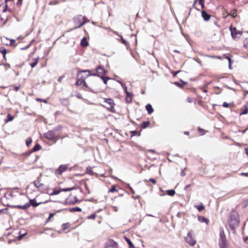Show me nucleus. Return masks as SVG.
<instances>
[{
	"label": "nucleus",
	"mask_w": 248,
	"mask_h": 248,
	"mask_svg": "<svg viewBox=\"0 0 248 248\" xmlns=\"http://www.w3.org/2000/svg\"><path fill=\"white\" fill-rule=\"evenodd\" d=\"M7 52V51L4 47H0V53L2 54L3 57L5 61H6V54Z\"/></svg>",
	"instance_id": "obj_24"
},
{
	"label": "nucleus",
	"mask_w": 248,
	"mask_h": 248,
	"mask_svg": "<svg viewBox=\"0 0 248 248\" xmlns=\"http://www.w3.org/2000/svg\"><path fill=\"white\" fill-rule=\"evenodd\" d=\"M186 101L188 103H192L193 102V100H194V98H192L191 97H187L186 99Z\"/></svg>",
	"instance_id": "obj_49"
},
{
	"label": "nucleus",
	"mask_w": 248,
	"mask_h": 248,
	"mask_svg": "<svg viewBox=\"0 0 248 248\" xmlns=\"http://www.w3.org/2000/svg\"><path fill=\"white\" fill-rule=\"evenodd\" d=\"M86 173L88 174H90L91 175H96L95 173H94L93 170H92V168L91 167H88L87 168V169H86Z\"/></svg>",
	"instance_id": "obj_34"
},
{
	"label": "nucleus",
	"mask_w": 248,
	"mask_h": 248,
	"mask_svg": "<svg viewBox=\"0 0 248 248\" xmlns=\"http://www.w3.org/2000/svg\"><path fill=\"white\" fill-rule=\"evenodd\" d=\"M83 85L85 88H88V86L85 81L83 83Z\"/></svg>",
	"instance_id": "obj_59"
},
{
	"label": "nucleus",
	"mask_w": 248,
	"mask_h": 248,
	"mask_svg": "<svg viewBox=\"0 0 248 248\" xmlns=\"http://www.w3.org/2000/svg\"><path fill=\"white\" fill-rule=\"evenodd\" d=\"M131 132L132 133V136L136 135L138 133V132L136 131H133Z\"/></svg>",
	"instance_id": "obj_57"
},
{
	"label": "nucleus",
	"mask_w": 248,
	"mask_h": 248,
	"mask_svg": "<svg viewBox=\"0 0 248 248\" xmlns=\"http://www.w3.org/2000/svg\"><path fill=\"white\" fill-rule=\"evenodd\" d=\"M149 181L150 182H151L154 184H155L156 183V181L155 179H153V178L149 179Z\"/></svg>",
	"instance_id": "obj_51"
},
{
	"label": "nucleus",
	"mask_w": 248,
	"mask_h": 248,
	"mask_svg": "<svg viewBox=\"0 0 248 248\" xmlns=\"http://www.w3.org/2000/svg\"><path fill=\"white\" fill-rule=\"evenodd\" d=\"M85 81V80H84L82 78L80 79V78H77V81H76L75 84L76 86H79V85L83 84Z\"/></svg>",
	"instance_id": "obj_31"
},
{
	"label": "nucleus",
	"mask_w": 248,
	"mask_h": 248,
	"mask_svg": "<svg viewBox=\"0 0 248 248\" xmlns=\"http://www.w3.org/2000/svg\"><path fill=\"white\" fill-rule=\"evenodd\" d=\"M229 15V14L228 13L227 11L225 10H224V13L223 14L222 16L223 18H226L227 17V16Z\"/></svg>",
	"instance_id": "obj_50"
},
{
	"label": "nucleus",
	"mask_w": 248,
	"mask_h": 248,
	"mask_svg": "<svg viewBox=\"0 0 248 248\" xmlns=\"http://www.w3.org/2000/svg\"><path fill=\"white\" fill-rule=\"evenodd\" d=\"M14 119V116H12L10 114L8 113L7 116V118L5 119L4 121L5 123H7L9 122L13 121Z\"/></svg>",
	"instance_id": "obj_30"
},
{
	"label": "nucleus",
	"mask_w": 248,
	"mask_h": 248,
	"mask_svg": "<svg viewBox=\"0 0 248 248\" xmlns=\"http://www.w3.org/2000/svg\"><path fill=\"white\" fill-rule=\"evenodd\" d=\"M23 198V195L18 192L8 191L5 193L2 200L7 206L18 209V206H21Z\"/></svg>",
	"instance_id": "obj_1"
},
{
	"label": "nucleus",
	"mask_w": 248,
	"mask_h": 248,
	"mask_svg": "<svg viewBox=\"0 0 248 248\" xmlns=\"http://www.w3.org/2000/svg\"><path fill=\"white\" fill-rule=\"evenodd\" d=\"M101 78L102 79L104 83L106 84L107 83L108 81L110 79V78L108 77H104L101 76Z\"/></svg>",
	"instance_id": "obj_41"
},
{
	"label": "nucleus",
	"mask_w": 248,
	"mask_h": 248,
	"mask_svg": "<svg viewBox=\"0 0 248 248\" xmlns=\"http://www.w3.org/2000/svg\"><path fill=\"white\" fill-rule=\"evenodd\" d=\"M248 237H247H247H244V241H245V242H246V241L248 240Z\"/></svg>",
	"instance_id": "obj_64"
},
{
	"label": "nucleus",
	"mask_w": 248,
	"mask_h": 248,
	"mask_svg": "<svg viewBox=\"0 0 248 248\" xmlns=\"http://www.w3.org/2000/svg\"><path fill=\"white\" fill-rule=\"evenodd\" d=\"M68 167V165L65 164L60 165L59 167L55 170V174L56 175H62L63 172L67 170Z\"/></svg>",
	"instance_id": "obj_15"
},
{
	"label": "nucleus",
	"mask_w": 248,
	"mask_h": 248,
	"mask_svg": "<svg viewBox=\"0 0 248 248\" xmlns=\"http://www.w3.org/2000/svg\"><path fill=\"white\" fill-rule=\"evenodd\" d=\"M145 108L149 114H152L154 112V109L151 104H148L145 106Z\"/></svg>",
	"instance_id": "obj_23"
},
{
	"label": "nucleus",
	"mask_w": 248,
	"mask_h": 248,
	"mask_svg": "<svg viewBox=\"0 0 248 248\" xmlns=\"http://www.w3.org/2000/svg\"><path fill=\"white\" fill-rule=\"evenodd\" d=\"M45 137L49 140H54L56 141L58 138L56 135L54 131L52 130H49L45 134Z\"/></svg>",
	"instance_id": "obj_12"
},
{
	"label": "nucleus",
	"mask_w": 248,
	"mask_h": 248,
	"mask_svg": "<svg viewBox=\"0 0 248 248\" xmlns=\"http://www.w3.org/2000/svg\"><path fill=\"white\" fill-rule=\"evenodd\" d=\"M20 86H15V87H14V90L15 91H17L20 89Z\"/></svg>",
	"instance_id": "obj_53"
},
{
	"label": "nucleus",
	"mask_w": 248,
	"mask_h": 248,
	"mask_svg": "<svg viewBox=\"0 0 248 248\" xmlns=\"http://www.w3.org/2000/svg\"><path fill=\"white\" fill-rule=\"evenodd\" d=\"M244 46L248 49V38H246L243 42Z\"/></svg>",
	"instance_id": "obj_43"
},
{
	"label": "nucleus",
	"mask_w": 248,
	"mask_h": 248,
	"mask_svg": "<svg viewBox=\"0 0 248 248\" xmlns=\"http://www.w3.org/2000/svg\"><path fill=\"white\" fill-rule=\"evenodd\" d=\"M228 223L230 229L232 231H235L239 224V220L238 217L234 215H231Z\"/></svg>",
	"instance_id": "obj_3"
},
{
	"label": "nucleus",
	"mask_w": 248,
	"mask_h": 248,
	"mask_svg": "<svg viewBox=\"0 0 248 248\" xmlns=\"http://www.w3.org/2000/svg\"><path fill=\"white\" fill-rule=\"evenodd\" d=\"M222 106L224 108H234L235 105L233 102L231 103H227L226 102H224L223 103Z\"/></svg>",
	"instance_id": "obj_29"
},
{
	"label": "nucleus",
	"mask_w": 248,
	"mask_h": 248,
	"mask_svg": "<svg viewBox=\"0 0 248 248\" xmlns=\"http://www.w3.org/2000/svg\"><path fill=\"white\" fill-rule=\"evenodd\" d=\"M39 60L40 58L39 57L32 59L31 60L32 62L30 63V65L32 68L35 67L37 65Z\"/></svg>",
	"instance_id": "obj_19"
},
{
	"label": "nucleus",
	"mask_w": 248,
	"mask_h": 248,
	"mask_svg": "<svg viewBox=\"0 0 248 248\" xmlns=\"http://www.w3.org/2000/svg\"><path fill=\"white\" fill-rule=\"evenodd\" d=\"M193 7L198 11L204 8V0H194Z\"/></svg>",
	"instance_id": "obj_9"
},
{
	"label": "nucleus",
	"mask_w": 248,
	"mask_h": 248,
	"mask_svg": "<svg viewBox=\"0 0 248 248\" xmlns=\"http://www.w3.org/2000/svg\"><path fill=\"white\" fill-rule=\"evenodd\" d=\"M245 152L247 155H248V148L245 149Z\"/></svg>",
	"instance_id": "obj_61"
},
{
	"label": "nucleus",
	"mask_w": 248,
	"mask_h": 248,
	"mask_svg": "<svg viewBox=\"0 0 248 248\" xmlns=\"http://www.w3.org/2000/svg\"><path fill=\"white\" fill-rule=\"evenodd\" d=\"M150 122L149 121H145L142 122L140 125V128L142 129L146 128L149 127L150 125Z\"/></svg>",
	"instance_id": "obj_27"
},
{
	"label": "nucleus",
	"mask_w": 248,
	"mask_h": 248,
	"mask_svg": "<svg viewBox=\"0 0 248 248\" xmlns=\"http://www.w3.org/2000/svg\"><path fill=\"white\" fill-rule=\"evenodd\" d=\"M36 100L38 102H43L45 103H47V102L46 100H43V99H42L41 98H36Z\"/></svg>",
	"instance_id": "obj_47"
},
{
	"label": "nucleus",
	"mask_w": 248,
	"mask_h": 248,
	"mask_svg": "<svg viewBox=\"0 0 248 248\" xmlns=\"http://www.w3.org/2000/svg\"><path fill=\"white\" fill-rule=\"evenodd\" d=\"M197 103L198 105H199L200 106L203 107V108H205V107L204 106V105H203V103L202 102V100H199L197 101Z\"/></svg>",
	"instance_id": "obj_46"
},
{
	"label": "nucleus",
	"mask_w": 248,
	"mask_h": 248,
	"mask_svg": "<svg viewBox=\"0 0 248 248\" xmlns=\"http://www.w3.org/2000/svg\"><path fill=\"white\" fill-rule=\"evenodd\" d=\"M237 10L234 9L230 14H229V15L234 18L237 16Z\"/></svg>",
	"instance_id": "obj_37"
},
{
	"label": "nucleus",
	"mask_w": 248,
	"mask_h": 248,
	"mask_svg": "<svg viewBox=\"0 0 248 248\" xmlns=\"http://www.w3.org/2000/svg\"><path fill=\"white\" fill-rule=\"evenodd\" d=\"M104 102L107 103V106L106 107L107 109L111 112H115L114 106L115 103L114 101L111 98H104Z\"/></svg>",
	"instance_id": "obj_7"
},
{
	"label": "nucleus",
	"mask_w": 248,
	"mask_h": 248,
	"mask_svg": "<svg viewBox=\"0 0 248 248\" xmlns=\"http://www.w3.org/2000/svg\"><path fill=\"white\" fill-rule=\"evenodd\" d=\"M218 245L219 248H229L227 239L223 229L220 230Z\"/></svg>",
	"instance_id": "obj_2"
},
{
	"label": "nucleus",
	"mask_w": 248,
	"mask_h": 248,
	"mask_svg": "<svg viewBox=\"0 0 248 248\" xmlns=\"http://www.w3.org/2000/svg\"><path fill=\"white\" fill-rule=\"evenodd\" d=\"M228 59L229 60V67L230 68L231 67V59L230 58H228Z\"/></svg>",
	"instance_id": "obj_60"
},
{
	"label": "nucleus",
	"mask_w": 248,
	"mask_h": 248,
	"mask_svg": "<svg viewBox=\"0 0 248 248\" xmlns=\"http://www.w3.org/2000/svg\"><path fill=\"white\" fill-rule=\"evenodd\" d=\"M124 240L128 244L129 248H135L134 245L132 243L131 241L126 236H124Z\"/></svg>",
	"instance_id": "obj_28"
},
{
	"label": "nucleus",
	"mask_w": 248,
	"mask_h": 248,
	"mask_svg": "<svg viewBox=\"0 0 248 248\" xmlns=\"http://www.w3.org/2000/svg\"><path fill=\"white\" fill-rule=\"evenodd\" d=\"M64 77V76H61L60 77H59V78H58V81L59 82L61 83L62 81V79H63V78Z\"/></svg>",
	"instance_id": "obj_54"
},
{
	"label": "nucleus",
	"mask_w": 248,
	"mask_h": 248,
	"mask_svg": "<svg viewBox=\"0 0 248 248\" xmlns=\"http://www.w3.org/2000/svg\"><path fill=\"white\" fill-rule=\"evenodd\" d=\"M82 19L83 20V21L80 22V23L79 24L78 26L75 27L74 28V29H77L78 28H80L83 25H84L86 23L89 21V20L88 19H87L85 16H83V17H82Z\"/></svg>",
	"instance_id": "obj_22"
},
{
	"label": "nucleus",
	"mask_w": 248,
	"mask_h": 248,
	"mask_svg": "<svg viewBox=\"0 0 248 248\" xmlns=\"http://www.w3.org/2000/svg\"><path fill=\"white\" fill-rule=\"evenodd\" d=\"M121 42L124 44L126 46H129V43L126 40H125L122 37H121Z\"/></svg>",
	"instance_id": "obj_44"
},
{
	"label": "nucleus",
	"mask_w": 248,
	"mask_h": 248,
	"mask_svg": "<svg viewBox=\"0 0 248 248\" xmlns=\"http://www.w3.org/2000/svg\"><path fill=\"white\" fill-rule=\"evenodd\" d=\"M194 207L199 212H201L205 209V206L202 204L201 205H195Z\"/></svg>",
	"instance_id": "obj_32"
},
{
	"label": "nucleus",
	"mask_w": 248,
	"mask_h": 248,
	"mask_svg": "<svg viewBox=\"0 0 248 248\" xmlns=\"http://www.w3.org/2000/svg\"><path fill=\"white\" fill-rule=\"evenodd\" d=\"M102 211L101 209H98L94 213L91 215L88 216L86 218L90 220H94L97 219L98 220V223H100L102 220V216L99 214V213Z\"/></svg>",
	"instance_id": "obj_5"
},
{
	"label": "nucleus",
	"mask_w": 248,
	"mask_h": 248,
	"mask_svg": "<svg viewBox=\"0 0 248 248\" xmlns=\"http://www.w3.org/2000/svg\"><path fill=\"white\" fill-rule=\"evenodd\" d=\"M74 189V187H69V188H62V189H54L53 190V192L50 194V195H57L59 194L62 191H70Z\"/></svg>",
	"instance_id": "obj_16"
},
{
	"label": "nucleus",
	"mask_w": 248,
	"mask_h": 248,
	"mask_svg": "<svg viewBox=\"0 0 248 248\" xmlns=\"http://www.w3.org/2000/svg\"><path fill=\"white\" fill-rule=\"evenodd\" d=\"M117 187H119V186L117 185H112L111 187L109 189L108 192V193H114V192H118V190L117 189Z\"/></svg>",
	"instance_id": "obj_25"
},
{
	"label": "nucleus",
	"mask_w": 248,
	"mask_h": 248,
	"mask_svg": "<svg viewBox=\"0 0 248 248\" xmlns=\"http://www.w3.org/2000/svg\"><path fill=\"white\" fill-rule=\"evenodd\" d=\"M240 175L243 176L248 177V172H242Z\"/></svg>",
	"instance_id": "obj_52"
},
{
	"label": "nucleus",
	"mask_w": 248,
	"mask_h": 248,
	"mask_svg": "<svg viewBox=\"0 0 248 248\" xmlns=\"http://www.w3.org/2000/svg\"><path fill=\"white\" fill-rule=\"evenodd\" d=\"M41 203H42V202H39V203L36 202L35 199H30L29 201V203H27L23 205L22 204L21 206H18V209L26 210V209H28L31 206V205H32L34 207H36Z\"/></svg>",
	"instance_id": "obj_4"
},
{
	"label": "nucleus",
	"mask_w": 248,
	"mask_h": 248,
	"mask_svg": "<svg viewBox=\"0 0 248 248\" xmlns=\"http://www.w3.org/2000/svg\"><path fill=\"white\" fill-rule=\"evenodd\" d=\"M76 195H77L75 193L70 194L69 196L66 199V202L69 204H74L76 203L78 201Z\"/></svg>",
	"instance_id": "obj_10"
},
{
	"label": "nucleus",
	"mask_w": 248,
	"mask_h": 248,
	"mask_svg": "<svg viewBox=\"0 0 248 248\" xmlns=\"http://www.w3.org/2000/svg\"><path fill=\"white\" fill-rule=\"evenodd\" d=\"M112 210H113V211H114V212H117V211H118V208H117V207H116V206H112Z\"/></svg>",
	"instance_id": "obj_56"
},
{
	"label": "nucleus",
	"mask_w": 248,
	"mask_h": 248,
	"mask_svg": "<svg viewBox=\"0 0 248 248\" xmlns=\"http://www.w3.org/2000/svg\"><path fill=\"white\" fill-rule=\"evenodd\" d=\"M55 215V213H50L48 217L46 219V223L49 222L50 221L51 218L52 217H53Z\"/></svg>",
	"instance_id": "obj_42"
},
{
	"label": "nucleus",
	"mask_w": 248,
	"mask_h": 248,
	"mask_svg": "<svg viewBox=\"0 0 248 248\" xmlns=\"http://www.w3.org/2000/svg\"><path fill=\"white\" fill-rule=\"evenodd\" d=\"M185 239L186 242L191 246H194L196 243V240H194L192 237L191 232H189L187 233V234L186 236L185 237Z\"/></svg>",
	"instance_id": "obj_11"
},
{
	"label": "nucleus",
	"mask_w": 248,
	"mask_h": 248,
	"mask_svg": "<svg viewBox=\"0 0 248 248\" xmlns=\"http://www.w3.org/2000/svg\"><path fill=\"white\" fill-rule=\"evenodd\" d=\"M71 211L73 212H80L81 211V209L79 207H75L72 208L71 209Z\"/></svg>",
	"instance_id": "obj_45"
},
{
	"label": "nucleus",
	"mask_w": 248,
	"mask_h": 248,
	"mask_svg": "<svg viewBox=\"0 0 248 248\" xmlns=\"http://www.w3.org/2000/svg\"><path fill=\"white\" fill-rule=\"evenodd\" d=\"M202 16L205 21H208L211 18V15L204 10L202 11Z\"/></svg>",
	"instance_id": "obj_20"
},
{
	"label": "nucleus",
	"mask_w": 248,
	"mask_h": 248,
	"mask_svg": "<svg viewBox=\"0 0 248 248\" xmlns=\"http://www.w3.org/2000/svg\"><path fill=\"white\" fill-rule=\"evenodd\" d=\"M77 97L78 98H81V94H80V93H78V95H77Z\"/></svg>",
	"instance_id": "obj_63"
},
{
	"label": "nucleus",
	"mask_w": 248,
	"mask_h": 248,
	"mask_svg": "<svg viewBox=\"0 0 248 248\" xmlns=\"http://www.w3.org/2000/svg\"><path fill=\"white\" fill-rule=\"evenodd\" d=\"M230 30L231 32L232 38L234 39H238L242 35V32L236 30L235 27L231 25L230 27Z\"/></svg>",
	"instance_id": "obj_6"
},
{
	"label": "nucleus",
	"mask_w": 248,
	"mask_h": 248,
	"mask_svg": "<svg viewBox=\"0 0 248 248\" xmlns=\"http://www.w3.org/2000/svg\"><path fill=\"white\" fill-rule=\"evenodd\" d=\"M118 244L116 242L111 239H109L105 244L104 248H118Z\"/></svg>",
	"instance_id": "obj_13"
},
{
	"label": "nucleus",
	"mask_w": 248,
	"mask_h": 248,
	"mask_svg": "<svg viewBox=\"0 0 248 248\" xmlns=\"http://www.w3.org/2000/svg\"><path fill=\"white\" fill-rule=\"evenodd\" d=\"M84 187H85V189L87 190V193L88 194H89L90 193V189L89 188L88 186L87 183H85L84 184Z\"/></svg>",
	"instance_id": "obj_48"
},
{
	"label": "nucleus",
	"mask_w": 248,
	"mask_h": 248,
	"mask_svg": "<svg viewBox=\"0 0 248 248\" xmlns=\"http://www.w3.org/2000/svg\"><path fill=\"white\" fill-rule=\"evenodd\" d=\"M124 91L126 93L125 101L127 103H130L133 99V94L132 93L127 91L126 86L124 88Z\"/></svg>",
	"instance_id": "obj_17"
},
{
	"label": "nucleus",
	"mask_w": 248,
	"mask_h": 248,
	"mask_svg": "<svg viewBox=\"0 0 248 248\" xmlns=\"http://www.w3.org/2000/svg\"><path fill=\"white\" fill-rule=\"evenodd\" d=\"M33 184L39 190H42L44 187V185L41 182L40 177L37 178V179L33 182Z\"/></svg>",
	"instance_id": "obj_18"
},
{
	"label": "nucleus",
	"mask_w": 248,
	"mask_h": 248,
	"mask_svg": "<svg viewBox=\"0 0 248 248\" xmlns=\"http://www.w3.org/2000/svg\"><path fill=\"white\" fill-rule=\"evenodd\" d=\"M32 142L31 138L29 137L28 138L26 141V144L28 147H29Z\"/></svg>",
	"instance_id": "obj_40"
},
{
	"label": "nucleus",
	"mask_w": 248,
	"mask_h": 248,
	"mask_svg": "<svg viewBox=\"0 0 248 248\" xmlns=\"http://www.w3.org/2000/svg\"><path fill=\"white\" fill-rule=\"evenodd\" d=\"M41 149V146L39 144H36L32 149L33 152H36Z\"/></svg>",
	"instance_id": "obj_36"
},
{
	"label": "nucleus",
	"mask_w": 248,
	"mask_h": 248,
	"mask_svg": "<svg viewBox=\"0 0 248 248\" xmlns=\"http://www.w3.org/2000/svg\"><path fill=\"white\" fill-rule=\"evenodd\" d=\"M92 76L91 71L89 70H81L77 74V78H82L85 80L88 77Z\"/></svg>",
	"instance_id": "obj_8"
},
{
	"label": "nucleus",
	"mask_w": 248,
	"mask_h": 248,
	"mask_svg": "<svg viewBox=\"0 0 248 248\" xmlns=\"http://www.w3.org/2000/svg\"><path fill=\"white\" fill-rule=\"evenodd\" d=\"M199 220L202 222H205L206 224H208L209 220L204 217L200 216L198 217Z\"/></svg>",
	"instance_id": "obj_33"
},
{
	"label": "nucleus",
	"mask_w": 248,
	"mask_h": 248,
	"mask_svg": "<svg viewBox=\"0 0 248 248\" xmlns=\"http://www.w3.org/2000/svg\"><path fill=\"white\" fill-rule=\"evenodd\" d=\"M179 72H180V71H177L175 72V73L173 74V76H176V75H177V74H178Z\"/></svg>",
	"instance_id": "obj_62"
},
{
	"label": "nucleus",
	"mask_w": 248,
	"mask_h": 248,
	"mask_svg": "<svg viewBox=\"0 0 248 248\" xmlns=\"http://www.w3.org/2000/svg\"><path fill=\"white\" fill-rule=\"evenodd\" d=\"M96 74H92V76H103V75H105L107 71L105 69L103 66H98L96 68Z\"/></svg>",
	"instance_id": "obj_14"
},
{
	"label": "nucleus",
	"mask_w": 248,
	"mask_h": 248,
	"mask_svg": "<svg viewBox=\"0 0 248 248\" xmlns=\"http://www.w3.org/2000/svg\"><path fill=\"white\" fill-rule=\"evenodd\" d=\"M198 131L199 132V134L201 136H202V135H204L206 132V130H205L204 129H203L201 128H198Z\"/></svg>",
	"instance_id": "obj_38"
},
{
	"label": "nucleus",
	"mask_w": 248,
	"mask_h": 248,
	"mask_svg": "<svg viewBox=\"0 0 248 248\" xmlns=\"http://www.w3.org/2000/svg\"><path fill=\"white\" fill-rule=\"evenodd\" d=\"M70 226V224L69 223H63L62 226V228L63 231H65L68 229Z\"/></svg>",
	"instance_id": "obj_35"
},
{
	"label": "nucleus",
	"mask_w": 248,
	"mask_h": 248,
	"mask_svg": "<svg viewBox=\"0 0 248 248\" xmlns=\"http://www.w3.org/2000/svg\"><path fill=\"white\" fill-rule=\"evenodd\" d=\"M31 46V43L27 45V46H25L24 47H23V48H21V49H27L28 48Z\"/></svg>",
	"instance_id": "obj_58"
},
{
	"label": "nucleus",
	"mask_w": 248,
	"mask_h": 248,
	"mask_svg": "<svg viewBox=\"0 0 248 248\" xmlns=\"http://www.w3.org/2000/svg\"><path fill=\"white\" fill-rule=\"evenodd\" d=\"M80 45L83 47H86L89 45V43L86 37H83L80 42Z\"/></svg>",
	"instance_id": "obj_26"
},
{
	"label": "nucleus",
	"mask_w": 248,
	"mask_h": 248,
	"mask_svg": "<svg viewBox=\"0 0 248 248\" xmlns=\"http://www.w3.org/2000/svg\"><path fill=\"white\" fill-rule=\"evenodd\" d=\"M241 112L240 115L246 114L248 113V104L247 103L246 104L244 105L241 108Z\"/></svg>",
	"instance_id": "obj_21"
},
{
	"label": "nucleus",
	"mask_w": 248,
	"mask_h": 248,
	"mask_svg": "<svg viewBox=\"0 0 248 248\" xmlns=\"http://www.w3.org/2000/svg\"><path fill=\"white\" fill-rule=\"evenodd\" d=\"M167 193L169 196H172L175 194V191L173 189L168 190L167 191Z\"/></svg>",
	"instance_id": "obj_39"
},
{
	"label": "nucleus",
	"mask_w": 248,
	"mask_h": 248,
	"mask_svg": "<svg viewBox=\"0 0 248 248\" xmlns=\"http://www.w3.org/2000/svg\"><path fill=\"white\" fill-rule=\"evenodd\" d=\"M22 0H18L16 4L17 5H19V6H21L22 4Z\"/></svg>",
	"instance_id": "obj_55"
}]
</instances>
